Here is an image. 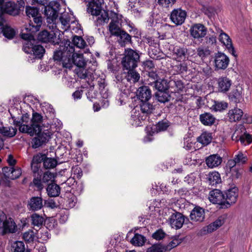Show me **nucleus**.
<instances>
[{"instance_id":"f257e3e1","label":"nucleus","mask_w":252,"mask_h":252,"mask_svg":"<svg viewBox=\"0 0 252 252\" xmlns=\"http://www.w3.org/2000/svg\"><path fill=\"white\" fill-rule=\"evenodd\" d=\"M79 36L74 35L70 41L61 42L59 50L54 52L55 61L62 62L63 67L70 69L73 66L79 68Z\"/></svg>"},{"instance_id":"f03ea898","label":"nucleus","mask_w":252,"mask_h":252,"mask_svg":"<svg viewBox=\"0 0 252 252\" xmlns=\"http://www.w3.org/2000/svg\"><path fill=\"white\" fill-rule=\"evenodd\" d=\"M89 59L80 54V84L85 83L84 85H81V88H87L88 86L94 87L95 85H98L99 90L102 93L106 86V83L104 79L100 77L94 76V71L92 69H86L84 67L87 64Z\"/></svg>"},{"instance_id":"7ed1b4c3","label":"nucleus","mask_w":252,"mask_h":252,"mask_svg":"<svg viewBox=\"0 0 252 252\" xmlns=\"http://www.w3.org/2000/svg\"><path fill=\"white\" fill-rule=\"evenodd\" d=\"M12 118L13 119V124L19 127L21 132L33 136L36 133L41 131L43 117L38 113H33L31 120L28 114L23 115L19 121L16 120L14 117H12Z\"/></svg>"},{"instance_id":"20e7f679","label":"nucleus","mask_w":252,"mask_h":252,"mask_svg":"<svg viewBox=\"0 0 252 252\" xmlns=\"http://www.w3.org/2000/svg\"><path fill=\"white\" fill-rule=\"evenodd\" d=\"M142 53L139 51L131 48L125 49L124 56L121 61L123 69H135L140 62Z\"/></svg>"},{"instance_id":"39448f33","label":"nucleus","mask_w":252,"mask_h":252,"mask_svg":"<svg viewBox=\"0 0 252 252\" xmlns=\"http://www.w3.org/2000/svg\"><path fill=\"white\" fill-rule=\"evenodd\" d=\"M26 13L29 18H33V22L30 21L28 25H25L26 31L37 32L39 30L42 24V17L39 13V9L30 6H26Z\"/></svg>"},{"instance_id":"423d86ee","label":"nucleus","mask_w":252,"mask_h":252,"mask_svg":"<svg viewBox=\"0 0 252 252\" xmlns=\"http://www.w3.org/2000/svg\"><path fill=\"white\" fill-rule=\"evenodd\" d=\"M17 229V226L14 220L11 218H7L6 215L0 210V231L2 235L15 233Z\"/></svg>"},{"instance_id":"0eeeda50","label":"nucleus","mask_w":252,"mask_h":252,"mask_svg":"<svg viewBox=\"0 0 252 252\" xmlns=\"http://www.w3.org/2000/svg\"><path fill=\"white\" fill-rule=\"evenodd\" d=\"M231 138L233 141H240L244 145H249L252 142V135L248 133L245 126L241 125L237 127Z\"/></svg>"},{"instance_id":"6e6552de","label":"nucleus","mask_w":252,"mask_h":252,"mask_svg":"<svg viewBox=\"0 0 252 252\" xmlns=\"http://www.w3.org/2000/svg\"><path fill=\"white\" fill-rule=\"evenodd\" d=\"M60 6L59 2L56 1H51L48 5L45 6L44 13L48 23L53 22L57 20Z\"/></svg>"},{"instance_id":"1a4fd4ad","label":"nucleus","mask_w":252,"mask_h":252,"mask_svg":"<svg viewBox=\"0 0 252 252\" xmlns=\"http://www.w3.org/2000/svg\"><path fill=\"white\" fill-rule=\"evenodd\" d=\"M95 16H97V18L94 21V24L96 26L98 27L108 23L110 19L117 18L118 15L113 11L102 9L100 15Z\"/></svg>"},{"instance_id":"9d476101","label":"nucleus","mask_w":252,"mask_h":252,"mask_svg":"<svg viewBox=\"0 0 252 252\" xmlns=\"http://www.w3.org/2000/svg\"><path fill=\"white\" fill-rule=\"evenodd\" d=\"M16 32L14 28L6 23L3 14L0 13V34L2 33L5 37L12 39L15 36Z\"/></svg>"},{"instance_id":"9b49d317","label":"nucleus","mask_w":252,"mask_h":252,"mask_svg":"<svg viewBox=\"0 0 252 252\" xmlns=\"http://www.w3.org/2000/svg\"><path fill=\"white\" fill-rule=\"evenodd\" d=\"M214 63L216 70L225 69L229 63V58L224 53L218 52L215 54Z\"/></svg>"},{"instance_id":"f8f14e48","label":"nucleus","mask_w":252,"mask_h":252,"mask_svg":"<svg viewBox=\"0 0 252 252\" xmlns=\"http://www.w3.org/2000/svg\"><path fill=\"white\" fill-rule=\"evenodd\" d=\"M224 194L225 204H222V208L226 209L236 202L238 196V189L236 187L230 188Z\"/></svg>"},{"instance_id":"ddd939ff","label":"nucleus","mask_w":252,"mask_h":252,"mask_svg":"<svg viewBox=\"0 0 252 252\" xmlns=\"http://www.w3.org/2000/svg\"><path fill=\"white\" fill-rule=\"evenodd\" d=\"M209 199L214 203L220 205V209H225L222 208V204H225L224 194L220 189H214L211 190L209 193Z\"/></svg>"},{"instance_id":"4468645a","label":"nucleus","mask_w":252,"mask_h":252,"mask_svg":"<svg viewBox=\"0 0 252 252\" xmlns=\"http://www.w3.org/2000/svg\"><path fill=\"white\" fill-rule=\"evenodd\" d=\"M187 13L181 8L174 9L170 13V19L176 25H181L185 21Z\"/></svg>"},{"instance_id":"2eb2a0df","label":"nucleus","mask_w":252,"mask_h":252,"mask_svg":"<svg viewBox=\"0 0 252 252\" xmlns=\"http://www.w3.org/2000/svg\"><path fill=\"white\" fill-rule=\"evenodd\" d=\"M139 106L143 115L142 116H137L139 121L145 120L148 116L153 113L155 109L154 106L150 102L149 100L139 101Z\"/></svg>"},{"instance_id":"dca6fc26","label":"nucleus","mask_w":252,"mask_h":252,"mask_svg":"<svg viewBox=\"0 0 252 252\" xmlns=\"http://www.w3.org/2000/svg\"><path fill=\"white\" fill-rule=\"evenodd\" d=\"M103 4L104 0H93L87 4V11L93 16L100 15Z\"/></svg>"},{"instance_id":"f3484780","label":"nucleus","mask_w":252,"mask_h":252,"mask_svg":"<svg viewBox=\"0 0 252 252\" xmlns=\"http://www.w3.org/2000/svg\"><path fill=\"white\" fill-rule=\"evenodd\" d=\"M0 13H7L12 16L18 15L20 13V9L17 4L11 1L5 2L2 7H0Z\"/></svg>"},{"instance_id":"a211bd4d","label":"nucleus","mask_w":252,"mask_h":252,"mask_svg":"<svg viewBox=\"0 0 252 252\" xmlns=\"http://www.w3.org/2000/svg\"><path fill=\"white\" fill-rule=\"evenodd\" d=\"M205 209L195 205L190 213V219L194 222H201L205 219Z\"/></svg>"},{"instance_id":"6ab92c4d","label":"nucleus","mask_w":252,"mask_h":252,"mask_svg":"<svg viewBox=\"0 0 252 252\" xmlns=\"http://www.w3.org/2000/svg\"><path fill=\"white\" fill-rule=\"evenodd\" d=\"M185 216L181 213H173L169 218V223L172 228L176 229L181 228L185 222Z\"/></svg>"},{"instance_id":"aec40b11","label":"nucleus","mask_w":252,"mask_h":252,"mask_svg":"<svg viewBox=\"0 0 252 252\" xmlns=\"http://www.w3.org/2000/svg\"><path fill=\"white\" fill-rule=\"evenodd\" d=\"M190 35L194 38L204 37L207 33V28L201 24H196L190 29Z\"/></svg>"},{"instance_id":"412c9836","label":"nucleus","mask_w":252,"mask_h":252,"mask_svg":"<svg viewBox=\"0 0 252 252\" xmlns=\"http://www.w3.org/2000/svg\"><path fill=\"white\" fill-rule=\"evenodd\" d=\"M219 40L225 45L230 54L235 57H237V55L236 54L235 49L233 46L231 39L226 33L223 32H221L220 35Z\"/></svg>"},{"instance_id":"4be33fe9","label":"nucleus","mask_w":252,"mask_h":252,"mask_svg":"<svg viewBox=\"0 0 252 252\" xmlns=\"http://www.w3.org/2000/svg\"><path fill=\"white\" fill-rule=\"evenodd\" d=\"M70 15L67 12H63L60 16L57 24L55 25L56 28H60L63 31H66L70 28Z\"/></svg>"},{"instance_id":"5701e85b","label":"nucleus","mask_w":252,"mask_h":252,"mask_svg":"<svg viewBox=\"0 0 252 252\" xmlns=\"http://www.w3.org/2000/svg\"><path fill=\"white\" fill-rule=\"evenodd\" d=\"M136 96L139 101L150 100L152 97V91L148 86H142L137 89Z\"/></svg>"},{"instance_id":"b1692460","label":"nucleus","mask_w":252,"mask_h":252,"mask_svg":"<svg viewBox=\"0 0 252 252\" xmlns=\"http://www.w3.org/2000/svg\"><path fill=\"white\" fill-rule=\"evenodd\" d=\"M168 83L169 88L177 92L183 91L185 86L181 79L174 76L170 77Z\"/></svg>"},{"instance_id":"393cba45","label":"nucleus","mask_w":252,"mask_h":252,"mask_svg":"<svg viewBox=\"0 0 252 252\" xmlns=\"http://www.w3.org/2000/svg\"><path fill=\"white\" fill-rule=\"evenodd\" d=\"M117 37V41L121 47H125L126 44H131L132 42L131 36L124 30L115 36Z\"/></svg>"},{"instance_id":"a878e982","label":"nucleus","mask_w":252,"mask_h":252,"mask_svg":"<svg viewBox=\"0 0 252 252\" xmlns=\"http://www.w3.org/2000/svg\"><path fill=\"white\" fill-rule=\"evenodd\" d=\"M218 90L220 92L226 93L230 89L231 81L226 77H220L217 81Z\"/></svg>"},{"instance_id":"bb28decb","label":"nucleus","mask_w":252,"mask_h":252,"mask_svg":"<svg viewBox=\"0 0 252 252\" xmlns=\"http://www.w3.org/2000/svg\"><path fill=\"white\" fill-rule=\"evenodd\" d=\"M222 158L218 154H213L206 158L205 162L210 168H214L220 165L222 162Z\"/></svg>"},{"instance_id":"cd10ccee","label":"nucleus","mask_w":252,"mask_h":252,"mask_svg":"<svg viewBox=\"0 0 252 252\" xmlns=\"http://www.w3.org/2000/svg\"><path fill=\"white\" fill-rule=\"evenodd\" d=\"M118 17L112 18L109 25V31L112 35L115 36L118 33L122 31L121 24L117 20Z\"/></svg>"},{"instance_id":"c85d7f7f","label":"nucleus","mask_w":252,"mask_h":252,"mask_svg":"<svg viewBox=\"0 0 252 252\" xmlns=\"http://www.w3.org/2000/svg\"><path fill=\"white\" fill-rule=\"evenodd\" d=\"M126 74V78L128 82L135 83L138 82L140 79L139 73L136 71L135 69H123Z\"/></svg>"},{"instance_id":"c756f323","label":"nucleus","mask_w":252,"mask_h":252,"mask_svg":"<svg viewBox=\"0 0 252 252\" xmlns=\"http://www.w3.org/2000/svg\"><path fill=\"white\" fill-rule=\"evenodd\" d=\"M199 120L203 125L211 126L214 124L216 118L209 112H204L199 115Z\"/></svg>"},{"instance_id":"7c9ffc66","label":"nucleus","mask_w":252,"mask_h":252,"mask_svg":"<svg viewBox=\"0 0 252 252\" xmlns=\"http://www.w3.org/2000/svg\"><path fill=\"white\" fill-rule=\"evenodd\" d=\"M56 37V33L54 31L48 32L46 30L39 32L37 39L42 42H49L53 41V39Z\"/></svg>"},{"instance_id":"2f4dec72","label":"nucleus","mask_w":252,"mask_h":252,"mask_svg":"<svg viewBox=\"0 0 252 252\" xmlns=\"http://www.w3.org/2000/svg\"><path fill=\"white\" fill-rule=\"evenodd\" d=\"M29 209L32 211H37L43 207V200L40 197H32L29 202Z\"/></svg>"},{"instance_id":"473e14b6","label":"nucleus","mask_w":252,"mask_h":252,"mask_svg":"<svg viewBox=\"0 0 252 252\" xmlns=\"http://www.w3.org/2000/svg\"><path fill=\"white\" fill-rule=\"evenodd\" d=\"M243 115V111L238 108H235L229 111L228 117L230 122H236L240 121Z\"/></svg>"},{"instance_id":"72a5a7b5","label":"nucleus","mask_w":252,"mask_h":252,"mask_svg":"<svg viewBox=\"0 0 252 252\" xmlns=\"http://www.w3.org/2000/svg\"><path fill=\"white\" fill-rule=\"evenodd\" d=\"M156 99L161 103H165L170 100L171 95L168 91H157L155 94Z\"/></svg>"},{"instance_id":"f704fd0d","label":"nucleus","mask_w":252,"mask_h":252,"mask_svg":"<svg viewBox=\"0 0 252 252\" xmlns=\"http://www.w3.org/2000/svg\"><path fill=\"white\" fill-rule=\"evenodd\" d=\"M169 80L164 78L158 79V81L154 84L153 87L157 90L168 91L169 89Z\"/></svg>"},{"instance_id":"c9c22d12","label":"nucleus","mask_w":252,"mask_h":252,"mask_svg":"<svg viewBox=\"0 0 252 252\" xmlns=\"http://www.w3.org/2000/svg\"><path fill=\"white\" fill-rule=\"evenodd\" d=\"M46 191L48 195L50 197H56L60 193V187L55 183L49 184L47 188Z\"/></svg>"},{"instance_id":"e433bc0d","label":"nucleus","mask_w":252,"mask_h":252,"mask_svg":"<svg viewBox=\"0 0 252 252\" xmlns=\"http://www.w3.org/2000/svg\"><path fill=\"white\" fill-rule=\"evenodd\" d=\"M243 171L242 168L238 167L236 168L225 170V172L227 176L231 178L232 180H234L241 177Z\"/></svg>"},{"instance_id":"4c0bfd02","label":"nucleus","mask_w":252,"mask_h":252,"mask_svg":"<svg viewBox=\"0 0 252 252\" xmlns=\"http://www.w3.org/2000/svg\"><path fill=\"white\" fill-rule=\"evenodd\" d=\"M229 98L231 102L235 103L241 102L243 100L242 92L237 89L233 90L229 94Z\"/></svg>"},{"instance_id":"58836bf2","label":"nucleus","mask_w":252,"mask_h":252,"mask_svg":"<svg viewBox=\"0 0 252 252\" xmlns=\"http://www.w3.org/2000/svg\"><path fill=\"white\" fill-rule=\"evenodd\" d=\"M17 131V128L12 126L0 127V133L4 136L8 137H13L16 134Z\"/></svg>"},{"instance_id":"ea45409f","label":"nucleus","mask_w":252,"mask_h":252,"mask_svg":"<svg viewBox=\"0 0 252 252\" xmlns=\"http://www.w3.org/2000/svg\"><path fill=\"white\" fill-rule=\"evenodd\" d=\"M207 181L212 186L220 183L221 182L220 174L218 172L210 173L207 177Z\"/></svg>"},{"instance_id":"a19ab883","label":"nucleus","mask_w":252,"mask_h":252,"mask_svg":"<svg viewBox=\"0 0 252 252\" xmlns=\"http://www.w3.org/2000/svg\"><path fill=\"white\" fill-rule=\"evenodd\" d=\"M31 219L32 224L38 228L40 227L45 221L44 218L36 213L32 214Z\"/></svg>"},{"instance_id":"79ce46f5","label":"nucleus","mask_w":252,"mask_h":252,"mask_svg":"<svg viewBox=\"0 0 252 252\" xmlns=\"http://www.w3.org/2000/svg\"><path fill=\"white\" fill-rule=\"evenodd\" d=\"M146 241V238L141 234L135 233L130 241L131 243L136 246H143Z\"/></svg>"},{"instance_id":"37998d69","label":"nucleus","mask_w":252,"mask_h":252,"mask_svg":"<svg viewBox=\"0 0 252 252\" xmlns=\"http://www.w3.org/2000/svg\"><path fill=\"white\" fill-rule=\"evenodd\" d=\"M212 139V134L204 132L197 138V141L204 145H207L211 143Z\"/></svg>"},{"instance_id":"c03bdc74","label":"nucleus","mask_w":252,"mask_h":252,"mask_svg":"<svg viewBox=\"0 0 252 252\" xmlns=\"http://www.w3.org/2000/svg\"><path fill=\"white\" fill-rule=\"evenodd\" d=\"M35 40H27L23 42V50L27 54H32V52L34 49V46L36 45L35 44Z\"/></svg>"},{"instance_id":"a18cd8bd","label":"nucleus","mask_w":252,"mask_h":252,"mask_svg":"<svg viewBox=\"0 0 252 252\" xmlns=\"http://www.w3.org/2000/svg\"><path fill=\"white\" fill-rule=\"evenodd\" d=\"M147 75L148 76L147 80L148 85L151 86H153L160 78L156 70H151V71L147 72Z\"/></svg>"},{"instance_id":"49530a36","label":"nucleus","mask_w":252,"mask_h":252,"mask_svg":"<svg viewBox=\"0 0 252 252\" xmlns=\"http://www.w3.org/2000/svg\"><path fill=\"white\" fill-rule=\"evenodd\" d=\"M85 38H83L82 36H80V54H83L84 57H86L88 59H89V57L92 56L90 52H89V49L87 50V51H84V48L86 46H87V43L85 41ZM89 63H91V62L89 60Z\"/></svg>"},{"instance_id":"de8ad7c7","label":"nucleus","mask_w":252,"mask_h":252,"mask_svg":"<svg viewBox=\"0 0 252 252\" xmlns=\"http://www.w3.org/2000/svg\"><path fill=\"white\" fill-rule=\"evenodd\" d=\"M173 53L181 59H185L187 53V49L184 47H175L173 49Z\"/></svg>"},{"instance_id":"09e8293b","label":"nucleus","mask_w":252,"mask_h":252,"mask_svg":"<svg viewBox=\"0 0 252 252\" xmlns=\"http://www.w3.org/2000/svg\"><path fill=\"white\" fill-rule=\"evenodd\" d=\"M45 49L40 45H36L34 46V49L32 52V54L35 57V58L41 59L45 53Z\"/></svg>"},{"instance_id":"8fccbe9b","label":"nucleus","mask_w":252,"mask_h":252,"mask_svg":"<svg viewBox=\"0 0 252 252\" xmlns=\"http://www.w3.org/2000/svg\"><path fill=\"white\" fill-rule=\"evenodd\" d=\"M13 252H25L26 251L25 244L22 241H16L12 245Z\"/></svg>"},{"instance_id":"3c124183","label":"nucleus","mask_w":252,"mask_h":252,"mask_svg":"<svg viewBox=\"0 0 252 252\" xmlns=\"http://www.w3.org/2000/svg\"><path fill=\"white\" fill-rule=\"evenodd\" d=\"M234 158L235 160H236L238 166L240 164L246 163L248 159L247 157L244 155L241 152H239L235 156Z\"/></svg>"},{"instance_id":"603ef678","label":"nucleus","mask_w":252,"mask_h":252,"mask_svg":"<svg viewBox=\"0 0 252 252\" xmlns=\"http://www.w3.org/2000/svg\"><path fill=\"white\" fill-rule=\"evenodd\" d=\"M35 32H32V31H26L25 29V26L22 30V33L21 34V38L23 39V42L27 40H35L33 38V36L32 35V33Z\"/></svg>"},{"instance_id":"864d4df0","label":"nucleus","mask_w":252,"mask_h":252,"mask_svg":"<svg viewBox=\"0 0 252 252\" xmlns=\"http://www.w3.org/2000/svg\"><path fill=\"white\" fill-rule=\"evenodd\" d=\"M197 54L202 60H204L211 54V51L208 48H198Z\"/></svg>"},{"instance_id":"5fc2aeb1","label":"nucleus","mask_w":252,"mask_h":252,"mask_svg":"<svg viewBox=\"0 0 252 252\" xmlns=\"http://www.w3.org/2000/svg\"><path fill=\"white\" fill-rule=\"evenodd\" d=\"M142 66L147 73L155 69V65L153 61L147 60L142 62Z\"/></svg>"},{"instance_id":"6e6d98bb","label":"nucleus","mask_w":252,"mask_h":252,"mask_svg":"<svg viewBox=\"0 0 252 252\" xmlns=\"http://www.w3.org/2000/svg\"><path fill=\"white\" fill-rule=\"evenodd\" d=\"M57 165V161L54 158H45L43 166L46 169L53 168Z\"/></svg>"},{"instance_id":"4d7b16f0","label":"nucleus","mask_w":252,"mask_h":252,"mask_svg":"<svg viewBox=\"0 0 252 252\" xmlns=\"http://www.w3.org/2000/svg\"><path fill=\"white\" fill-rule=\"evenodd\" d=\"M228 106V104L224 102L215 101L212 107L215 111H221L225 110Z\"/></svg>"},{"instance_id":"13d9d810","label":"nucleus","mask_w":252,"mask_h":252,"mask_svg":"<svg viewBox=\"0 0 252 252\" xmlns=\"http://www.w3.org/2000/svg\"><path fill=\"white\" fill-rule=\"evenodd\" d=\"M147 252H166L164 245L160 243L153 245L151 247L149 248Z\"/></svg>"},{"instance_id":"bf43d9fd","label":"nucleus","mask_w":252,"mask_h":252,"mask_svg":"<svg viewBox=\"0 0 252 252\" xmlns=\"http://www.w3.org/2000/svg\"><path fill=\"white\" fill-rule=\"evenodd\" d=\"M216 227L214 224L212 222L210 224L203 227L200 231V234L202 235H206L208 233H210L214 231L217 230Z\"/></svg>"},{"instance_id":"052dcab7","label":"nucleus","mask_w":252,"mask_h":252,"mask_svg":"<svg viewBox=\"0 0 252 252\" xmlns=\"http://www.w3.org/2000/svg\"><path fill=\"white\" fill-rule=\"evenodd\" d=\"M169 126L168 121H159L156 125V128L157 132L166 130Z\"/></svg>"},{"instance_id":"680f3d73","label":"nucleus","mask_w":252,"mask_h":252,"mask_svg":"<svg viewBox=\"0 0 252 252\" xmlns=\"http://www.w3.org/2000/svg\"><path fill=\"white\" fill-rule=\"evenodd\" d=\"M36 134L44 144L48 142L51 138V133L49 131H43V132L40 131L36 133L35 134Z\"/></svg>"},{"instance_id":"e2e57ef3","label":"nucleus","mask_w":252,"mask_h":252,"mask_svg":"<svg viewBox=\"0 0 252 252\" xmlns=\"http://www.w3.org/2000/svg\"><path fill=\"white\" fill-rule=\"evenodd\" d=\"M22 174V171L20 168L18 167H12L11 174L8 176V178L12 180H15L18 178Z\"/></svg>"},{"instance_id":"0e129e2a","label":"nucleus","mask_w":252,"mask_h":252,"mask_svg":"<svg viewBox=\"0 0 252 252\" xmlns=\"http://www.w3.org/2000/svg\"><path fill=\"white\" fill-rule=\"evenodd\" d=\"M181 243V240H179L178 239L175 238L172 241H171L168 245H164V247L165 248L166 252L169 251L173 248H175L176 247L178 246Z\"/></svg>"},{"instance_id":"69168bd1","label":"nucleus","mask_w":252,"mask_h":252,"mask_svg":"<svg viewBox=\"0 0 252 252\" xmlns=\"http://www.w3.org/2000/svg\"><path fill=\"white\" fill-rule=\"evenodd\" d=\"M86 94L90 101H93L94 99L96 98L97 92L94 90L93 87L90 86V89L86 93Z\"/></svg>"},{"instance_id":"338daca9","label":"nucleus","mask_w":252,"mask_h":252,"mask_svg":"<svg viewBox=\"0 0 252 252\" xmlns=\"http://www.w3.org/2000/svg\"><path fill=\"white\" fill-rule=\"evenodd\" d=\"M165 236L166 233L161 229L157 230L152 234V237L157 240H162Z\"/></svg>"},{"instance_id":"774afa93","label":"nucleus","mask_w":252,"mask_h":252,"mask_svg":"<svg viewBox=\"0 0 252 252\" xmlns=\"http://www.w3.org/2000/svg\"><path fill=\"white\" fill-rule=\"evenodd\" d=\"M203 12L208 17L211 18L215 15L216 10L214 7L212 6H207L203 7Z\"/></svg>"}]
</instances>
